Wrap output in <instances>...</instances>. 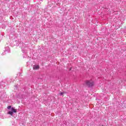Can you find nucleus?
Returning <instances> with one entry per match:
<instances>
[{
	"label": "nucleus",
	"instance_id": "nucleus-6",
	"mask_svg": "<svg viewBox=\"0 0 126 126\" xmlns=\"http://www.w3.org/2000/svg\"><path fill=\"white\" fill-rule=\"evenodd\" d=\"M63 94H64V92L60 93V95H63Z\"/></svg>",
	"mask_w": 126,
	"mask_h": 126
},
{
	"label": "nucleus",
	"instance_id": "nucleus-1",
	"mask_svg": "<svg viewBox=\"0 0 126 126\" xmlns=\"http://www.w3.org/2000/svg\"><path fill=\"white\" fill-rule=\"evenodd\" d=\"M86 84L88 87H91L94 85V82L93 81H86Z\"/></svg>",
	"mask_w": 126,
	"mask_h": 126
},
{
	"label": "nucleus",
	"instance_id": "nucleus-5",
	"mask_svg": "<svg viewBox=\"0 0 126 126\" xmlns=\"http://www.w3.org/2000/svg\"><path fill=\"white\" fill-rule=\"evenodd\" d=\"M7 108L8 110H9V109L11 108V106H9Z\"/></svg>",
	"mask_w": 126,
	"mask_h": 126
},
{
	"label": "nucleus",
	"instance_id": "nucleus-2",
	"mask_svg": "<svg viewBox=\"0 0 126 126\" xmlns=\"http://www.w3.org/2000/svg\"><path fill=\"white\" fill-rule=\"evenodd\" d=\"M39 68H40L39 65H34L33 66V69L34 70H37V69H39Z\"/></svg>",
	"mask_w": 126,
	"mask_h": 126
},
{
	"label": "nucleus",
	"instance_id": "nucleus-4",
	"mask_svg": "<svg viewBox=\"0 0 126 126\" xmlns=\"http://www.w3.org/2000/svg\"><path fill=\"white\" fill-rule=\"evenodd\" d=\"M8 114L9 115H10V116H13V112L12 111H9Z\"/></svg>",
	"mask_w": 126,
	"mask_h": 126
},
{
	"label": "nucleus",
	"instance_id": "nucleus-3",
	"mask_svg": "<svg viewBox=\"0 0 126 126\" xmlns=\"http://www.w3.org/2000/svg\"><path fill=\"white\" fill-rule=\"evenodd\" d=\"M11 111L13 113H17V109L14 108L13 107L11 108Z\"/></svg>",
	"mask_w": 126,
	"mask_h": 126
}]
</instances>
